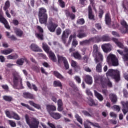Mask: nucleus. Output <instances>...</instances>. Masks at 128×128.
Listing matches in <instances>:
<instances>
[{
	"label": "nucleus",
	"instance_id": "obj_21",
	"mask_svg": "<svg viewBox=\"0 0 128 128\" xmlns=\"http://www.w3.org/2000/svg\"><path fill=\"white\" fill-rule=\"evenodd\" d=\"M46 110L50 115V114H52L53 113L52 112H56V107L54 106L46 105Z\"/></svg>",
	"mask_w": 128,
	"mask_h": 128
},
{
	"label": "nucleus",
	"instance_id": "obj_32",
	"mask_svg": "<svg viewBox=\"0 0 128 128\" xmlns=\"http://www.w3.org/2000/svg\"><path fill=\"white\" fill-rule=\"evenodd\" d=\"M50 116L54 120H60L62 118V115L58 113H52Z\"/></svg>",
	"mask_w": 128,
	"mask_h": 128
},
{
	"label": "nucleus",
	"instance_id": "obj_3",
	"mask_svg": "<svg viewBox=\"0 0 128 128\" xmlns=\"http://www.w3.org/2000/svg\"><path fill=\"white\" fill-rule=\"evenodd\" d=\"M108 78H112L115 80L116 82H119L120 80V71L118 70H110L106 74Z\"/></svg>",
	"mask_w": 128,
	"mask_h": 128
},
{
	"label": "nucleus",
	"instance_id": "obj_60",
	"mask_svg": "<svg viewBox=\"0 0 128 128\" xmlns=\"http://www.w3.org/2000/svg\"><path fill=\"white\" fill-rule=\"evenodd\" d=\"M86 94H88V96H92V92H90V91L88 90H86Z\"/></svg>",
	"mask_w": 128,
	"mask_h": 128
},
{
	"label": "nucleus",
	"instance_id": "obj_57",
	"mask_svg": "<svg viewBox=\"0 0 128 128\" xmlns=\"http://www.w3.org/2000/svg\"><path fill=\"white\" fill-rule=\"evenodd\" d=\"M110 116H111V118H116L118 116V115H116V114L114 112H111L110 113Z\"/></svg>",
	"mask_w": 128,
	"mask_h": 128
},
{
	"label": "nucleus",
	"instance_id": "obj_53",
	"mask_svg": "<svg viewBox=\"0 0 128 128\" xmlns=\"http://www.w3.org/2000/svg\"><path fill=\"white\" fill-rule=\"evenodd\" d=\"M58 2L60 3V6H61V8H64V6H66V4H64V1H62V0H59Z\"/></svg>",
	"mask_w": 128,
	"mask_h": 128
},
{
	"label": "nucleus",
	"instance_id": "obj_4",
	"mask_svg": "<svg viewBox=\"0 0 128 128\" xmlns=\"http://www.w3.org/2000/svg\"><path fill=\"white\" fill-rule=\"evenodd\" d=\"M46 10L44 8H41L39 10V16L40 18V22L42 24H46L48 20V15L46 14Z\"/></svg>",
	"mask_w": 128,
	"mask_h": 128
},
{
	"label": "nucleus",
	"instance_id": "obj_36",
	"mask_svg": "<svg viewBox=\"0 0 128 128\" xmlns=\"http://www.w3.org/2000/svg\"><path fill=\"white\" fill-rule=\"evenodd\" d=\"M58 112H62L64 108H62V100H58Z\"/></svg>",
	"mask_w": 128,
	"mask_h": 128
},
{
	"label": "nucleus",
	"instance_id": "obj_8",
	"mask_svg": "<svg viewBox=\"0 0 128 128\" xmlns=\"http://www.w3.org/2000/svg\"><path fill=\"white\" fill-rule=\"evenodd\" d=\"M107 62L108 64H112L114 66H118V60L116 56L112 54H110L107 58Z\"/></svg>",
	"mask_w": 128,
	"mask_h": 128
},
{
	"label": "nucleus",
	"instance_id": "obj_62",
	"mask_svg": "<svg viewBox=\"0 0 128 128\" xmlns=\"http://www.w3.org/2000/svg\"><path fill=\"white\" fill-rule=\"evenodd\" d=\"M56 34L58 36H60L62 34V29L58 28L56 30Z\"/></svg>",
	"mask_w": 128,
	"mask_h": 128
},
{
	"label": "nucleus",
	"instance_id": "obj_23",
	"mask_svg": "<svg viewBox=\"0 0 128 128\" xmlns=\"http://www.w3.org/2000/svg\"><path fill=\"white\" fill-rule=\"evenodd\" d=\"M123 106L122 112L124 114H126L128 112V102H122Z\"/></svg>",
	"mask_w": 128,
	"mask_h": 128
},
{
	"label": "nucleus",
	"instance_id": "obj_50",
	"mask_svg": "<svg viewBox=\"0 0 128 128\" xmlns=\"http://www.w3.org/2000/svg\"><path fill=\"white\" fill-rule=\"evenodd\" d=\"M8 122L12 128H16V124L14 121L8 120Z\"/></svg>",
	"mask_w": 128,
	"mask_h": 128
},
{
	"label": "nucleus",
	"instance_id": "obj_7",
	"mask_svg": "<svg viewBox=\"0 0 128 128\" xmlns=\"http://www.w3.org/2000/svg\"><path fill=\"white\" fill-rule=\"evenodd\" d=\"M94 56L95 57V60L96 62H102L104 60V56L98 52V47L95 45L94 46Z\"/></svg>",
	"mask_w": 128,
	"mask_h": 128
},
{
	"label": "nucleus",
	"instance_id": "obj_22",
	"mask_svg": "<svg viewBox=\"0 0 128 128\" xmlns=\"http://www.w3.org/2000/svg\"><path fill=\"white\" fill-rule=\"evenodd\" d=\"M30 48L32 50H33V52H42V49H40V47H38V46L36 44H32L30 46Z\"/></svg>",
	"mask_w": 128,
	"mask_h": 128
},
{
	"label": "nucleus",
	"instance_id": "obj_18",
	"mask_svg": "<svg viewBox=\"0 0 128 128\" xmlns=\"http://www.w3.org/2000/svg\"><path fill=\"white\" fill-rule=\"evenodd\" d=\"M70 30H66L63 32V34L62 36V40H63V42L66 44V39L68 38L70 34Z\"/></svg>",
	"mask_w": 128,
	"mask_h": 128
},
{
	"label": "nucleus",
	"instance_id": "obj_38",
	"mask_svg": "<svg viewBox=\"0 0 128 128\" xmlns=\"http://www.w3.org/2000/svg\"><path fill=\"white\" fill-rule=\"evenodd\" d=\"M24 97L25 98H30L31 100L34 98V96L28 92H25L24 94Z\"/></svg>",
	"mask_w": 128,
	"mask_h": 128
},
{
	"label": "nucleus",
	"instance_id": "obj_11",
	"mask_svg": "<svg viewBox=\"0 0 128 128\" xmlns=\"http://www.w3.org/2000/svg\"><path fill=\"white\" fill-rule=\"evenodd\" d=\"M58 60L59 64H62L64 62V66L66 70H68L70 68V64L66 58L62 56H58Z\"/></svg>",
	"mask_w": 128,
	"mask_h": 128
},
{
	"label": "nucleus",
	"instance_id": "obj_19",
	"mask_svg": "<svg viewBox=\"0 0 128 128\" xmlns=\"http://www.w3.org/2000/svg\"><path fill=\"white\" fill-rule=\"evenodd\" d=\"M84 30H86V28H82L79 30V34L78 35V37L79 38H86L88 36L86 33H82L84 32Z\"/></svg>",
	"mask_w": 128,
	"mask_h": 128
},
{
	"label": "nucleus",
	"instance_id": "obj_48",
	"mask_svg": "<svg viewBox=\"0 0 128 128\" xmlns=\"http://www.w3.org/2000/svg\"><path fill=\"white\" fill-rule=\"evenodd\" d=\"M102 42H110V39L108 36H104L102 39Z\"/></svg>",
	"mask_w": 128,
	"mask_h": 128
},
{
	"label": "nucleus",
	"instance_id": "obj_52",
	"mask_svg": "<svg viewBox=\"0 0 128 128\" xmlns=\"http://www.w3.org/2000/svg\"><path fill=\"white\" fill-rule=\"evenodd\" d=\"M96 70L98 72H102V65L98 64L96 66Z\"/></svg>",
	"mask_w": 128,
	"mask_h": 128
},
{
	"label": "nucleus",
	"instance_id": "obj_6",
	"mask_svg": "<svg viewBox=\"0 0 128 128\" xmlns=\"http://www.w3.org/2000/svg\"><path fill=\"white\" fill-rule=\"evenodd\" d=\"M14 88L20 86V88H24L22 87V78L20 76L18 72L14 74Z\"/></svg>",
	"mask_w": 128,
	"mask_h": 128
},
{
	"label": "nucleus",
	"instance_id": "obj_63",
	"mask_svg": "<svg viewBox=\"0 0 128 128\" xmlns=\"http://www.w3.org/2000/svg\"><path fill=\"white\" fill-rule=\"evenodd\" d=\"M94 80H95L96 82H98V80H100V77L98 76H95Z\"/></svg>",
	"mask_w": 128,
	"mask_h": 128
},
{
	"label": "nucleus",
	"instance_id": "obj_33",
	"mask_svg": "<svg viewBox=\"0 0 128 128\" xmlns=\"http://www.w3.org/2000/svg\"><path fill=\"white\" fill-rule=\"evenodd\" d=\"M15 34H16V36L20 38H22L24 35V32L20 30V29L16 28Z\"/></svg>",
	"mask_w": 128,
	"mask_h": 128
},
{
	"label": "nucleus",
	"instance_id": "obj_24",
	"mask_svg": "<svg viewBox=\"0 0 128 128\" xmlns=\"http://www.w3.org/2000/svg\"><path fill=\"white\" fill-rule=\"evenodd\" d=\"M121 24L124 27V30H126V31H124V30H122V34H128V24H126V22L124 20H122L121 22Z\"/></svg>",
	"mask_w": 128,
	"mask_h": 128
},
{
	"label": "nucleus",
	"instance_id": "obj_61",
	"mask_svg": "<svg viewBox=\"0 0 128 128\" xmlns=\"http://www.w3.org/2000/svg\"><path fill=\"white\" fill-rule=\"evenodd\" d=\"M2 88L4 90H6L7 92L8 90V85H3L2 86Z\"/></svg>",
	"mask_w": 128,
	"mask_h": 128
},
{
	"label": "nucleus",
	"instance_id": "obj_16",
	"mask_svg": "<svg viewBox=\"0 0 128 128\" xmlns=\"http://www.w3.org/2000/svg\"><path fill=\"white\" fill-rule=\"evenodd\" d=\"M6 114L9 118H14V120H20V117L17 114H16V113H10V112L6 111Z\"/></svg>",
	"mask_w": 128,
	"mask_h": 128
},
{
	"label": "nucleus",
	"instance_id": "obj_51",
	"mask_svg": "<svg viewBox=\"0 0 128 128\" xmlns=\"http://www.w3.org/2000/svg\"><path fill=\"white\" fill-rule=\"evenodd\" d=\"M78 122L81 124H82V120L80 118V117L78 114L75 116Z\"/></svg>",
	"mask_w": 128,
	"mask_h": 128
},
{
	"label": "nucleus",
	"instance_id": "obj_1",
	"mask_svg": "<svg viewBox=\"0 0 128 128\" xmlns=\"http://www.w3.org/2000/svg\"><path fill=\"white\" fill-rule=\"evenodd\" d=\"M112 40L116 46H118L120 48H124V52H122L120 50H118L117 52L120 54V56H123V60L124 62H127L128 60V48L126 47L124 48L122 44L118 40L114 38H112Z\"/></svg>",
	"mask_w": 128,
	"mask_h": 128
},
{
	"label": "nucleus",
	"instance_id": "obj_34",
	"mask_svg": "<svg viewBox=\"0 0 128 128\" xmlns=\"http://www.w3.org/2000/svg\"><path fill=\"white\" fill-rule=\"evenodd\" d=\"M27 86L28 88H30V90H32V88H33V90H35V92H38V87H36V85L34 84H30V82H27Z\"/></svg>",
	"mask_w": 128,
	"mask_h": 128
},
{
	"label": "nucleus",
	"instance_id": "obj_59",
	"mask_svg": "<svg viewBox=\"0 0 128 128\" xmlns=\"http://www.w3.org/2000/svg\"><path fill=\"white\" fill-rule=\"evenodd\" d=\"M2 46L3 48H8L10 47V46L8 43L4 42L2 44Z\"/></svg>",
	"mask_w": 128,
	"mask_h": 128
},
{
	"label": "nucleus",
	"instance_id": "obj_56",
	"mask_svg": "<svg viewBox=\"0 0 128 128\" xmlns=\"http://www.w3.org/2000/svg\"><path fill=\"white\" fill-rule=\"evenodd\" d=\"M78 24H84V20L81 19L78 20Z\"/></svg>",
	"mask_w": 128,
	"mask_h": 128
},
{
	"label": "nucleus",
	"instance_id": "obj_9",
	"mask_svg": "<svg viewBox=\"0 0 128 128\" xmlns=\"http://www.w3.org/2000/svg\"><path fill=\"white\" fill-rule=\"evenodd\" d=\"M0 22L2 24H4L5 28L7 30H10V26L8 24V20H6L4 18V12L2 10H0Z\"/></svg>",
	"mask_w": 128,
	"mask_h": 128
},
{
	"label": "nucleus",
	"instance_id": "obj_39",
	"mask_svg": "<svg viewBox=\"0 0 128 128\" xmlns=\"http://www.w3.org/2000/svg\"><path fill=\"white\" fill-rule=\"evenodd\" d=\"M110 98L111 99L112 102H114V104H116V102L118 101L116 96L114 94H111L110 95Z\"/></svg>",
	"mask_w": 128,
	"mask_h": 128
},
{
	"label": "nucleus",
	"instance_id": "obj_10",
	"mask_svg": "<svg viewBox=\"0 0 128 128\" xmlns=\"http://www.w3.org/2000/svg\"><path fill=\"white\" fill-rule=\"evenodd\" d=\"M58 26L57 24L54 23V20L50 19L49 21V24L48 25V28L49 30L51 32H56V28H58Z\"/></svg>",
	"mask_w": 128,
	"mask_h": 128
},
{
	"label": "nucleus",
	"instance_id": "obj_12",
	"mask_svg": "<svg viewBox=\"0 0 128 128\" xmlns=\"http://www.w3.org/2000/svg\"><path fill=\"white\" fill-rule=\"evenodd\" d=\"M70 54H71V55L72 56H74V58H76V60H82V56H80V54L78 53V52H75L74 53V52H76V50L74 48H71L69 50Z\"/></svg>",
	"mask_w": 128,
	"mask_h": 128
},
{
	"label": "nucleus",
	"instance_id": "obj_47",
	"mask_svg": "<svg viewBox=\"0 0 128 128\" xmlns=\"http://www.w3.org/2000/svg\"><path fill=\"white\" fill-rule=\"evenodd\" d=\"M3 98L4 100H6V102H12V98L10 96H4Z\"/></svg>",
	"mask_w": 128,
	"mask_h": 128
},
{
	"label": "nucleus",
	"instance_id": "obj_31",
	"mask_svg": "<svg viewBox=\"0 0 128 128\" xmlns=\"http://www.w3.org/2000/svg\"><path fill=\"white\" fill-rule=\"evenodd\" d=\"M88 16L90 20H94V16L92 14V10L91 6H90L88 8Z\"/></svg>",
	"mask_w": 128,
	"mask_h": 128
},
{
	"label": "nucleus",
	"instance_id": "obj_13",
	"mask_svg": "<svg viewBox=\"0 0 128 128\" xmlns=\"http://www.w3.org/2000/svg\"><path fill=\"white\" fill-rule=\"evenodd\" d=\"M102 48L106 54H108L112 50V46L110 44H104L102 46Z\"/></svg>",
	"mask_w": 128,
	"mask_h": 128
},
{
	"label": "nucleus",
	"instance_id": "obj_40",
	"mask_svg": "<svg viewBox=\"0 0 128 128\" xmlns=\"http://www.w3.org/2000/svg\"><path fill=\"white\" fill-rule=\"evenodd\" d=\"M29 104H30V106H34V108H37V110H40L41 108L40 106L34 104V102H33L30 101Z\"/></svg>",
	"mask_w": 128,
	"mask_h": 128
},
{
	"label": "nucleus",
	"instance_id": "obj_30",
	"mask_svg": "<svg viewBox=\"0 0 128 128\" xmlns=\"http://www.w3.org/2000/svg\"><path fill=\"white\" fill-rule=\"evenodd\" d=\"M106 22L107 26H110L112 24V20L110 19V14H107L106 16Z\"/></svg>",
	"mask_w": 128,
	"mask_h": 128
},
{
	"label": "nucleus",
	"instance_id": "obj_45",
	"mask_svg": "<svg viewBox=\"0 0 128 128\" xmlns=\"http://www.w3.org/2000/svg\"><path fill=\"white\" fill-rule=\"evenodd\" d=\"M54 86H59V88H62V82L60 81H55L54 82Z\"/></svg>",
	"mask_w": 128,
	"mask_h": 128
},
{
	"label": "nucleus",
	"instance_id": "obj_35",
	"mask_svg": "<svg viewBox=\"0 0 128 128\" xmlns=\"http://www.w3.org/2000/svg\"><path fill=\"white\" fill-rule=\"evenodd\" d=\"M95 96L100 100V102H102L104 100V96H102L98 92L96 91H94Z\"/></svg>",
	"mask_w": 128,
	"mask_h": 128
},
{
	"label": "nucleus",
	"instance_id": "obj_41",
	"mask_svg": "<svg viewBox=\"0 0 128 128\" xmlns=\"http://www.w3.org/2000/svg\"><path fill=\"white\" fill-rule=\"evenodd\" d=\"M54 75L55 76H56L58 78H59V80H64V78L63 77V76L60 74L58 73V72H54Z\"/></svg>",
	"mask_w": 128,
	"mask_h": 128
},
{
	"label": "nucleus",
	"instance_id": "obj_49",
	"mask_svg": "<svg viewBox=\"0 0 128 128\" xmlns=\"http://www.w3.org/2000/svg\"><path fill=\"white\" fill-rule=\"evenodd\" d=\"M112 108V110H114L118 112H120V108L119 106H114V107Z\"/></svg>",
	"mask_w": 128,
	"mask_h": 128
},
{
	"label": "nucleus",
	"instance_id": "obj_58",
	"mask_svg": "<svg viewBox=\"0 0 128 128\" xmlns=\"http://www.w3.org/2000/svg\"><path fill=\"white\" fill-rule=\"evenodd\" d=\"M0 60L1 62H6V58L4 56H0Z\"/></svg>",
	"mask_w": 128,
	"mask_h": 128
},
{
	"label": "nucleus",
	"instance_id": "obj_26",
	"mask_svg": "<svg viewBox=\"0 0 128 128\" xmlns=\"http://www.w3.org/2000/svg\"><path fill=\"white\" fill-rule=\"evenodd\" d=\"M98 38H92L89 40H86L85 41L80 42V44H81V46H84V44H88L90 42H96Z\"/></svg>",
	"mask_w": 128,
	"mask_h": 128
},
{
	"label": "nucleus",
	"instance_id": "obj_55",
	"mask_svg": "<svg viewBox=\"0 0 128 128\" xmlns=\"http://www.w3.org/2000/svg\"><path fill=\"white\" fill-rule=\"evenodd\" d=\"M102 7H100V12L99 17L100 18H102V15L104 14V10H102Z\"/></svg>",
	"mask_w": 128,
	"mask_h": 128
},
{
	"label": "nucleus",
	"instance_id": "obj_54",
	"mask_svg": "<svg viewBox=\"0 0 128 128\" xmlns=\"http://www.w3.org/2000/svg\"><path fill=\"white\" fill-rule=\"evenodd\" d=\"M74 80H76V82L78 84H80L82 82V80L80 79V78L79 76H75Z\"/></svg>",
	"mask_w": 128,
	"mask_h": 128
},
{
	"label": "nucleus",
	"instance_id": "obj_27",
	"mask_svg": "<svg viewBox=\"0 0 128 128\" xmlns=\"http://www.w3.org/2000/svg\"><path fill=\"white\" fill-rule=\"evenodd\" d=\"M71 66L72 68H75V70L76 72H78L77 70H80V68L78 66V63L74 60L71 61Z\"/></svg>",
	"mask_w": 128,
	"mask_h": 128
},
{
	"label": "nucleus",
	"instance_id": "obj_64",
	"mask_svg": "<svg viewBox=\"0 0 128 128\" xmlns=\"http://www.w3.org/2000/svg\"><path fill=\"white\" fill-rule=\"evenodd\" d=\"M48 126H50V128H56V126H54V124H50V123H48Z\"/></svg>",
	"mask_w": 128,
	"mask_h": 128
},
{
	"label": "nucleus",
	"instance_id": "obj_29",
	"mask_svg": "<svg viewBox=\"0 0 128 128\" xmlns=\"http://www.w3.org/2000/svg\"><path fill=\"white\" fill-rule=\"evenodd\" d=\"M85 82L88 84H92V78L88 75L86 76Z\"/></svg>",
	"mask_w": 128,
	"mask_h": 128
},
{
	"label": "nucleus",
	"instance_id": "obj_28",
	"mask_svg": "<svg viewBox=\"0 0 128 128\" xmlns=\"http://www.w3.org/2000/svg\"><path fill=\"white\" fill-rule=\"evenodd\" d=\"M24 62H26V64H28V61L26 58L19 59L16 62V64H18V66H22Z\"/></svg>",
	"mask_w": 128,
	"mask_h": 128
},
{
	"label": "nucleus",
	"instance_id": "obj_17",
	"mask_svg": "<svg viewBox=\"0 0 128 128\" xmlns=\"http://www.w3.org/2000/svg\"><path fill=\"white\" fill-rule=\"evenodd\" d=\"M10 2L7 1L6 4L5 6L4 7V12H6V14L8 16V18H10V13H8V9L10 8Z\"/></svg>",
	"mask_w": 128,
	"mask_h": 128
},
{
	"label": "nucleus",
	"instance_id": "obj_42",
	"mask_svg": "<svg viewBox=\"0 0 128 128\" xmlns=\"http://www.w3.org/2000/svg\"><path fill=\"white\" fill-rule=\"evenodd\" d=\"M66 16H68V18H70L72 20H74V18H76V16L73 14H70L68 11L66 12Z\"/></svg>",
	"mask_w": 128,
	"mask_h": 128
},
{
	"label": "nucleus",
	"instance_id": "obj_25",
	"mask_svg": "<svg viewBox=\"0 0 128 128\" xmlns=\"http://www.w3.org/2000/svg\"><path fill=\"white\" fill-rule=\"evenodd\" d=\"M12 52H14V50L10 48L1 51L2 54H4V56H8V54H10Z\"/></svg>",
	"mask_w": 128,
	"mask_h": 128
},
{
	"label": "nucleus",
	"instance_id": "obj_14",
	"mask_svg": "<svg viewBox=\"0 0 128 128\" xmlns=\"http://www.w3.org/2000/svg\"><path fill=\"white\" fill-rule=\"evenodd\" d=\"M76 34H75L74 35H72L70 38L68 44H66V46H68L70 44V42H72V40H74L72 44V46H74L76 48V46L78 44V41L76 40Z\"/></svg>",
	"mask_w": 128,
	"mask_h": 128
},
{
	"label": "nucleus",
	"instance_id": "obj_37",
	"mask_svg": "<svg viewBox=\"0 0 128 128\" xmlns=\"http://www.w3.org/2000/svg\"><path fill=\"white\" fill-rule=\"evenodd\" d=\"M7 60H16L18 58V56L16 54L14 55H10L7 56Z\"/></svg>",
	"mask_w": 128,
	"mask_h": 128
},
{
	"label": "nucleus",
	"instance_id": "obj_2",
	"mask_svg": "<svg viewBox=\"0 0 128 128\" xmlns=\"http://www.w3.org/2000/svg\"><path fill=\"white\" fill-rule=\"evenodd\" d=\"M26 124L29 126L30 128H38L40 121L34 118H30L28 116H26Z\"/></svg>",
	"mask_w": 128,
	"mask_h": 128
},
{
	"label": "nucleus",
	"instance_id": "obj_43",
	"mask_svg": "<svg viewBox=\"0 0 128 128\" xmlns=\"http://www.w3.org/2000/svg\"><path fill=\"white\" fill-rule=\"evenodd\" d=\"M106 84L109 88H112V84L110 81H108L106 83H102L103 88H106Z\"/></svg>",
	"mask_w": 128,
	"mask_h": 128
},
{
	"label": "nucleus",
	"instance_id": "obj_20",
	"mask_svg": "<svg viewBox=\"0 0 128 128\" xmlns=\"http://www.w3.org/2000/svg\"><path fill=\"white\" fill-rule=\"evenodd\" d=\"M88 126H93L98 128H100V125H98L97 123L92 124L90 122V121L87 120L84 124L85 128H90V127Z\"/></svg>",
	"mask_w": 128,
	"mask_h": 128
},
{
	"label": "nucleus",
	"instance_id": "obj_15",
	"mask_svg": "<svg viewBox=\"0 0 128 128\" xmlns=\"http://www.w3.org/2000/svg\"><path fill=\"white\" fill-rule=\"evenodd\" d=\"M37 30L39 32V33H36V38H39V40H44V34H44V29H42V27L38 26Z\"/></svg>",
	"mask_w": 128,
	"mask_h": 128
},
{
	"label": "nucleus",
	"instance_id": "obj_5",
	"mask_svg": "<svg viewBox=\"0 0 128 128\" xmlns=\"http://www.w3.org/2000/svg\"><path fill=\"white\" fill-rule=\"evenodd\" d=\"M42 48L44 52H46L48 54L50 60H52V62H56V55L54 54V52L50 51V49L48 48V46L46 44L43 43Z\"/></svg>",
	"mask_w": 128,
	"mask_h": 128
},
{
	"label": "nucleus",
	"instance_id": "obj_44",
	"mask_svg": "<svg viewBox=\"0 0 128 128\" xmlns=\"http://www.w3.org/2000/svg\"><path fill=\"white\" fill-rule=\"evenodd\" d=\"M88 104H89L91 106H98V103H96L94 102V100L92 99H90L89 102H88Z\"/></svg>",
	"mask_w": 128,
	"mask_h": 128
},
{
	"label": "nucleus",
	"instance_id": "obj_46",
	"mask_svg": "<svg viewBox=\"0 0 128 128\" xmlns=\"http://www.w3.org/2000/svg\"><path fill=\"white\" fill-rule=\"evenodd\" d=\"M21 104L22 106H25V108H26L28 110H29L34 112V109L32 108L30 106L23 103H22Z\"/></svg>",
	"mask_w": 128,
	"mask_h": 128
}]
</instances>
